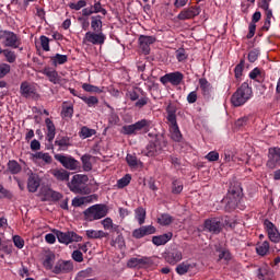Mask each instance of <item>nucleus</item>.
<instances>
[{"label": "nucleus", "instance_id": "obj_49", "mask_svg": "<svg viewBox=\"0 0 280 280\" xmlns=\"http://www.w3.org/2000/svg\"><path fill=\"white\" fill-rule=\"evenodd\" d=\"M70 10H82V8H86V2L84 0H79L77 3L70 2L69 4Z\"/></svg>", "mask_w": 280, "mask_h": 280}, {"label": "nucleus", "instance_id": "obj_36", "mask_svg": "<svg viewBox=\"0 0 280 280\" xmlns=\"http://www.w3.org/2000/svg\"><path fill=\"white\" fill-rule=\"evenodd\" d=\"M172 222H174V217L168 213H163L158 218V223L161 224V226H170Z\"/></svg>", "mask_w": 280, "mask_h": 280}, {"label": "nucleus", "instance_id": "obj_22", "mask_svg": "<svg viewBox=\"0 0 280 280\" xmlns=\"http://www.w3.org/2000/svg\"><path fill=\"white\" fill-rule=\"evenodd\" d=\"M199 89L201 90V94L206 100H211V83L205 78L199 79Z\"/></svg>", "mask_w": 280, "mask_h": 280}, {"label": "nucleus", "instance_id": "obj_21", "mask_svg": "<svg viewBox=\"0 0 280 280\" xmlns=\"http://www.w3.org/2000/svg\"><path fill=\"white\" fill-rule=\"evenodd\" d=\"M20 93L22 97H34L36 95V88H34L30 82L24 81L20 85Z\"/></svg>", "mask_w": 280, "mask_h": 280}, {"label": "nucleus", "instance_id": "obj_6", "mask_svg": "<svg viewBox=\"0 0 280 280\" xmlns=\"http://www.w3.org/2000/svg\"><path fill=\"white\" fill-rule=\"evenodd\" d=\"M242 186L240 185H234L231 186L228 192V197H226V205H225V209L226 211H234V209H237V206L240 205L241 200H242Z\"/></svg>", "mask_w": 280, "mask_h": 280}, {"label": "nucleus", "instance_id": "obj_58", "mask_svg": "<svg viewBox=\"0 0 280 280\" xmlns=\"http://www.w3.org/2000/svg\"><path fill=\"white\" fill-rule=\"evenodd\" d=\"M266 275H268V266H262V267L258 268V270H257V278L259 280H264Z\"/></svg>", "mask_w": 280, "mask_h": 280}, {"label": "nucleus", "instance_id": "obj_59", "mask_svg": "<svg viewBox=\"0 0 280 280\" xmlns=\"http://www.w3.org/2000/svg\"><path fill=\"white\" fill-rule=\"evenodd\" d=\"M142 231L145 235H154V233H156V228H154L153 225H144L142 226Z\"/></svg>", "mask_w": 280, "mask_h": 280}, {"label": "nucleus", "instance_id": "obj_34", "mask_svg": "<svg viewBox=\"0 0 280 280\" xmlns=\"http://www.w3.org/2000/svg\"><path fill=\"white\" fill-rule=\"evenodd\" d=\"M166 113H167V121L168 124H175L176 121V106L168 104L166 107Z\"/></svg>", "mask_w": 280, "mask_h": 280}, {"label": "nucleus", "instance_id": "obj_16", "mask_svg": "<svg viewBox=\"0 0 280 280\" xmlns=\"http://www.w3.org/2000/svg\"><path fill=\"white\" fill-rule=\"evenodd\" d=\"M153 43H156V38L153 36L141 35L139 37L140 49L144 56L150 54V45H153Z\"/></svg>", "mask_w": 280, "mask_h": 280}, {"label": "nucleus", "instance_id": "obj_56", "mask_svg": "<svg viewBox=\"0 0 280 280\" xmlns=\"http://www.w3.org/2000/svg\"><path fill=\"white\" fill-rule=\"evenodd\" d=\"M205 159H207V161H209L210 163H213L220 159V153H218L217 151H211L205 156Z\"/></svg>", "mask_w": 280, "mask_h": 280}, {"label": "nucleus", "instance_id": "obj_7", "mask_svg": "<svg viewBox=\"0 0 280 280\" xmlns=\"http://www.w3.org/2000/svg\"><path fill=\"white\" fill-rule=\"evenodd\" d=\"M151 121L148 119H142L140 121H137L136 124L132 125H126L121 128V135H138L139 132H149L150 131V126Z\"/></svg>", "mask_w": 280, "mask_h": 280}, {"label": "nucleus", "instance_id": "obj_9", "mask_svg": "<svg viewBox=\"0 0 280 280\" xmlns=\"http://www.w3.org/2000/svg\"><path fill=\"white\" fill-rule=\"evenodd\" d=\"M55 160L58 161L65 170H70L71 172L80 167V162L70 155L55 154Z\"/></svg>", "mask_w": 280, "mask_h": 280}, {"label": "nucleus", "instance_id": "obj_28", "mask_svg": "<svg viewBox=\"0 0 280 280\" xmlns=\"http://www.w3.org/2000/svg\"><path fill=\"white\" fill-rule=\"evenodd\" d=\"M46 128H47V139L49 143L56 139V125L49 118L45 119Z\"/></svg>", "mask_w": 280, "mask_h": 280}, {"label": "nucleus", "instance_id": "obj_32", "mask_svg": "<svg viewBox=\"0 0 280 280\" xmlns=\"http://www.w3.org/2000/svg\"><path fill=\"white\" fill-rule=\"evenodd\" d=\"M44 75H47L49 82H52V84H58V82H60V79L58 78V71L56 70L46 68L44 69Z\"/></svg>", "mask_w": 280, "mask_h": 280}, {"label": "nucleus", "instance_id": "obj_44", "mask_svg": "<svg viewBox=\"0 0 280 280\" xmlns=\"http://www.w3.org/2000/svg\"><path fill=\"white\" fill-rule=\"evenodd\" d=\"M130 180H132L130 174L125 175L117 182L118 189H124V187H128V185H130Z\"/></svg>", "mask_w": 280, "mask_h": 280}, {"label": "nucleus", "instance_id": "obj_13", "mask_svg": "<svg viewBox=\"0 0 280 280\" xmlns=\"http://www.w3.org/2000/svg\"><path fill=\"white\" fill-rule=\"evenodd\" d=\"M73 270V261L58 260L52 269L54 275H67Z\"/></svg>", "mask_w": 280, "mask_h": 280}, {"label": "nucleus", "instance_id": "obj_61", "mask_svg": "<svg viewBox=\"0 0 280 280\" xmlns=\"http://www.w3.org/2000/svg\"><path fill=\"white\" fill-rule=\"evenodd\" d=\"M259 58V50L254 49L249 51L248 54V61L249 62H256V60Z\"/></svg>", "mask_w": 280, "mask_h": 280}, {"label": "nucleus", "instance_id": "obj_54", "mask_svg": "<svg viewBox=\"0 0 280 280\" xmlns=\"http://www.w3.org/2000/svg\"><path fill=\"white\" fill-rule=\"evenodd\" d=\"M40 40V46L43 48L44 51H49V37L42 35L39 37Z\"/></svg>", "mask_w": 280, "mask_h": 280}, {"label": "nucleus", "instance_id": "obj_40", "mask_svg": "<svg viewBox=\"0 0 280 280\" xmlns=\"http://www.w3.org/2000/svg\"><path fill=\"white\" fill-rule=\"evenodd\" d=\"M2 54L5 58V61L9 62L10 65H13V62H16V52H14L13 50L4 49Z\"/></svg>", "mask_w": 280, "mask_h": 280}, {"label": "nucleus", "instance_id": "obj_8", "mask_svg": "<svg viewBox=\"0 0 280 280\" xmlns=\"http://www.w3.org/2000/svg\"><path fill=\"white\" fill-rule=\"evenodd\" d=\"M60 244H73V242H82V236L75 232H61L60 230L52 231Z\"/></svg>", "mask_w": 280, "mask_h": 280}, {"label": "nucleus", "instance_id": "obj_24", "mask_svg": "<svg viewBox=\"0 0 280 280\" xmlns=\"http://www.w3.org/2000/svg\"><path fill=\"white\" fill-rule=\"evenodd\" d=\"M221 222L218 219H207L205 221V229L209 231V233H220Z\"/></svg>", "mask_w": 280, "mask_h": 280}, {"label": "nucleus", "instance_id": "obj_46", "mask_svg": "<svg viewBox=\"0 0 280 280\" xmlns=\"http://www.w3.org/2000/svg\"><path fill=\"white\" fill-rule=\"evenodd\" d=\"M183 191V182L174 179L172 183V194H180Z\"/></svg>", "mask_w": 280, "mask_h": 280}, {"label": "nucleus", "instance_id": "obj_23", "mask_svg": "<svg viewBox=\"0 0 280 280\" xmlns=\"http://www.w3.org/2000/svg\"><path fill=\"white\" fill-rule=\"evenodd\" d=\"M40 187V178L36 174H31L27 179V189L31 194H36Z\"/></svg>", "mask_w": 280, "mask_h": 280}, {"label": "nucleus", "instance_id": "obj_52", "mask_svg": "<svg viewBox=\"0 0 280 280\" xmlns=\"http://www.w3.org/2000/svg\"><path fill=\"white\" fill-rule=\"evenodd\" d=\"M13 244L15 246V248H23V246H25V240H23V237L19 236V235H14L13 236Z\"/></svg>", "mask_w": 280, "mask_h": 280}, {"label": "nucleus", "instance_id": "obj_33", "mask_svg": "<svg viewBox=\"0 0 280 280\" xmlns=\"http://www.w3.org/2000/svg\"><path fill=\"white\" fill-rule=\"evenodd\" d=\"M269 250H270V243L268 241H265L260 245L256 246V253L257 255H260V257H265V255H268Z\"/></svg>", "mask_w": 280, "mask_h": 280}, {"label": "nucleus", "instance_id": "obj_35", "mask_svg": "<svg viewBox=\"0 0 280 280\" xmlns=\"http://www.w3.org/2000/svg\"><path fill=\"white\" fill-rule=\"evenodd\" d=\"M91 27L93 30V32H102V16L101 15H95L91 18Z\"/></svg>", "mask_w": 280, "mask_h": 280}, {"label": "nucleus", "instance_id": "obj_5", "mask_svg": "<svg viewBox=\"0 0 280 280\" xmlns=\"http://www.w3.org/2000/svg\"><path fill=\"white\" fill-rule=\"evenodd\" d=\"M167 148V141L163 136H155L154 140L150 141L145 147L143 154L145 156H159L163 153V149Z\"/></svg>", "mask_w": 280, "mask_h": 280}, {"label": "nucleus", "instance_id": "obj_12", "mask_svg": "<svg viewBox=\"0 0 280 280\" xmlns=\"http://www.w3.org/2000/svg\"><path fill=\"white\" fill-rule=\"evenodd\" d=\"M264 224L266 226V231H267L268 238L270 240V242H272L273 244H279L280 233H279V230L277 229V225H275V223H272L268 219L265 220Z\"/></svg>", "mask_w": 280, "mask_h": 280}, {"label": "nucleus", "instance_id": "obj_38", "mask_svg": "<svg viewBox=\"0 0 280 280\" xmlns=\"http://www.w3.org/2000/svg\"><path fill=\"white\" fill-rule=\"evenodd\" d=\"M50 60L54 67H58V65H65L69 60V57L67 55L56 54L54 57H50Z\"/></svg>", "mask_w": 280, "mask_h": 280}, {"label": "nucleus", "instance_id": "obj_31", "mask_svg": "<svg viewBox=\"0 0 280 280\" xmlns=\"http://www.w3.org/2000/svg\"><path fill=\"white\" fill-rule=\"evenodd\" d=\"M191 268H196V264H189V262H182L176 267V272L177 275H187L189 272V270H191Z\"/></svg>", "mask_w": 280, "mask_h": 280}, {"label": "nucleus", "instance_id": "obj_2", "mask_svg": "<svg viewBox=\"0 0 280 280\" xmlns=\"http://www.w3.org/2000/svg\"><path fill=\"white\" fill-rule=\"evenodd\" d=\"M84 220L88 222H95L108 215V206L104 203H96L83 211Z\"/></svg>", "mask_w": 280, "mask_h": 280}, {"label": "nucleus", "instance_id": "obj_4", "mask_svg": "<svg viewBox=\"0 0 280 280\" xmlns=\"http://www.w3.org/2000/svg\"><path fill=\"white\" fill-rule=\"evenodd\" d=\"M0 43L3 47H11V49H20V51H23V47H21V36L12 31H0Z\"/></svg>", "mask_w": 280, "mask_h": 280}, {"label": "nucleus", "instance_id": "obj_64", "mask_svg": "<svg viewBox=\"0 0 280 280\" xmlns=\"http://www.w3.org/2000/svg\"><path fill=\"white\" fill-rule=\"evenodd\" d=\"M148 105V97L138 98L135 103L136 108H143V106Z\"/></svg>", "mask_w": 280, "mask_h": 280}, {"label": "nucleus", "instance_id": "obj_63", "mask_svg": "<svg viewBox=\"0 0 280 280\" xmlns=\"http://www.w3.org/2000/svg\"><path fill=\"white\" fill-rule=\"evenodd\" d=\"M246 124H248V117H242V118H238L236 121H235V126L236 128H244V126H246Z\"/></svg>", "mask_w": 280, "mask_h": 280}, {"label": "nucleus", "instance_id": "obj_20", "mask_svg": "<svg viewBox=\"0 0 280 280\" xmlns=\"http://www.w3.org/2000/svg\"><path fill=\"white\" fill-rule=\"evenodd\" d=\"M50 174L60 183H69V176H71V173L65 168H52L50 170Z\"/></svg>", "mask_w": 280, "mask_h": 280}, {"label": "nucleus", "instance_id": "obj_41", "mask_svg": "<svg viewBox=\"0 0 280 280\" xmlns=\"http://www.w3.org/2000/svg\"><path fill=\"white\" fill-rule=\"evenodd\" d=\"M54 261H56V255L55 254H47L44 260V267L47 268V270H51L54 268Z\"/></svg>", "mask_w": 280, "mask_h": 280}, {"label": "nucleus", "instance_id": "obj_15", "mask_svg": "<svg viewBox=\"0 0 280 280\" xmlns=\"http://www.w3.org/2000/svg\"><path fill=\"white\" fill-rule=\"evenodd\" d=\"M198 14H200V7L194 5L182 10L177 15V19L178 21H187L189 19H195V16H198Z\"/></svg>", "mask_w": 280, "mask_h": 280}, {"label": "nucleus", "instance_id": "obj_18", "mask_svg": "<svg viewBox=\"0 0 280 280\" xmlns=\"http://www.w3.org/2000/svg\"><path fill=\"white\" fill-rule=\"evenodd\" d=\"M100 12L102 13L103 16H106L107 14L106 9L102 8L101 2H95L94 5L82 10L83 16H91V14H97Z\"/></svg>", "mask_w": 280, "mask_h": 280}, {"label": "nucleus", "instance_id": "obj_57", "mask_svg": "<svg viewBox=\"0 0 280 280\" xmlns=\"http://www.w3.org/2000/svg\"><path fill=\"white\" fill-rule=\"evenodd\" d=\"M235 79L240 80L242 73H244V61H241L234 69Z\"/></svg>", "mask_w": 280, "mask_h": 280}, {"label": "nucleus", "instance_id": "obj_43", "mask_svg": "<svg viewBox=\"0 0 280 280\" xmlns=\"http://www.w3.org/2000/svg\"><path fill=\"white\" fill-rule=\"evenodd\" d=\"M81 100L91 108L93 106H97V104H100V100L97 98V96H81Z\"/></svg>", "mask_w": 280, "mask_h": 280}, {"label": "nucleus", "instance_id": "obj_53", "mask_svg": "<svg viewBox=\"0 0 280 280\" xmlns=\"http://www.w3.org/2000/svg\"><path fill=\"white\" fill-rule=\"evenodd\" d=\"M175 54L178 62H183L184 60H187V51H185L184 48L177 49Z\"/></svg>", "mask_w": 280, "mask_h": 280}, {"label": "nucleus", "instance_id": "obj_55", "mask_svg": "<svg viewBox=\"0 0 280 280\" xmlns=\"http://www.w3.org/2000/svg\"><path fill=\"white\" fill-rule=\"evenodd\" d=\"M10 69H11V67L8 63L0 65V80L2 78H5V75H8V73H10Z\"/></svg>", "mask_w": 280, "mask_h": 280}, {"label": "nucleus", "instance_id": "obj_50", "mask_svg": "<svg viewBox=\"0 0 280 280\" xmlns=\"http://www.w3.org/2000/svg\"><path fill=\"white\" fill-rule=\"evenodd\" d=\"M126 161L129 167H137L139 165V161L137 160V155L127 154Z\"/></svg>", "mask_w": 280, "mask_h": 280}, {"label": "nucleus", "instance_id": "obj_26", "mask_svg": "<svg viewBox=\"0 0 280 280\" xmlns=\"http://www.w3.org/2000/svg\"><path fill=\"white\" fill-rule=\"evenodd\" d=\"M55 145H58L59 150L67 151L71 145V138L67 136L57 137Z\"/></svg>", "mask_w": 280, "mask_h": 280}, {"label": "nucleus", "instance_id": "obj_29", "mask_svg": "<svg viewBox=\"0 0 280 280\" xmlns=\"http://www.w3.org/2000/svg\"><path fill=\"white\" fill-rule=\"evenodd\" d=\"M23 167L21 166V164H19L16 162V160H10L7 163V172H9L10 174L16 175V174H21Z\"/></svg>", "mask_w": 280, "mask_h": 280}, {"label": "nucleus", "instance_id": "obj_17", "mask_svg": "<svg viewBox=\"0 0 280 280\" xmlns=\"http://www.w3.org/2000/svg\"><path fill=\"white\" fill-rule=\"evenodd\" d=\"M153 264L152 258L148 257L130 258L127 262V268H141L143 266H152Z\"/></svg>", "mask_w": 280, "mask_h": 280}, {"label": "nucleus", "instance_id": "obj_27", "mask_svg": "<svg viewBox=\"0 0 280 280\" xmlns=\"http://www.w3.org/2000/svg\"><path fill=\"white\" fill-rule=\"evenodd\" d=\"M170 132L173 141H180L183 139V133H180V129L178 128V122H170Z\"/></svg>", "mask_w": 280, "mask_h": 280}, {"label": "nucleus", "instance_id": "obj_3", "mask_svg": "<svg viewBox=\"0 0 280 280\" xmlns=\"http://www.w3.org/2000/svg\"><path fill=\"white\" fill-rule=\"evenodd\" d=\"M253 95V89L248 85V83H243L236 92L232 95L231 102L233 106H244L250 96Z\"/></svg>", "mask_w": 280, "mask_h": 280}, {"label": "nucleus", "instance_id": "obj_1", "mask_svg": "<svg viewBox=\"0 0 280 280\" xmlns=\"http://www.w3.org/2000/svg\"><path fill=\"white\" fill-rule=\"evenodd\" d=\"M89 176L77 174L73 175L72 179L68 182V189L72 191V194H81L82 196H88L91 194V188H89Z\"/></svg>", "mask_w": 280, "mask_h": 280}, {"label": "nucleus", "instance_id": "obj_39", "mask_svg": "<svg viewBox=\"0 0 280 280\" xmlns=\"http://www.w3.org/2000/svg\"><path fill=\"white\" fill-rule=\"evenodd\" d=\"M61 117L71 119V117H73V105H67V103H63Z\"/></svg>", "mask_w": 280, "mask_h": 280}, {"label": "nucleus", "instance_id": "obj_42", "mask_svg": "<svg viewBox=\"0 0 280 280\" xmlns=\"http://www.w3.org/2000/svg\"><path fill=\"white\" fill-rule=\"evenodd\" d=\"M33 159L45 161L47 164H50L52 161L51 155H49V153L44 152L34 153Z\"/></svg>", "mask_w": 280, "mask_h": 280}, {"label": "nucleus", "instance_id": "obj_10", "mask_svg": "<svg viewBox=\"0 0 280 280\" xmlns=\"http://www.w3.org/2000/svg\"><path fill=\"white\" fill-rule=\"evenodd\" d=\"M91 43L92 45H104L106 43V35L102 32H86L83 37V44Z\"/></svg>", "mask_w": 280, "mask_h": 280}, {"label": "nucleus", "instance_id": "obj_45", "mask_svg": "<svg viewBox=\"0 0 280 280\" xmlns=\"http://www.w3.org/2000/svg\"><path fill=\"white\" fill-rule=\"evenodd\" d=\"M136 218L140 225L145 224V209H143V207H139L136 210Z\"/></svg>", "mask_w": 280, "mask_h": 280}, {"label": "nucleus", "instance_id": "obj_48", "mask_svg": "<svg viewBox=\"0 0 280 280\" xmlns=\"http://www.w3.org/2000/svg\"><path fill=\"white\" fill-rule=\"evenodd\" d=\"M82 89L83 91H86V93H102L98 86L91 85L89 83H83Z\"/></svg>", "mask_w": 280, "mask_h": 280}, {"label": "nucleus", "instance_id": "obj_47", "mask_svg": "<svg viewBox=\"0 0 280 280\" xmlns=\"http://www.w3.org/2000/svg\"><path fill=\"white\" fill-rule=\"evenodd\" d=\"M80 135L81 137H83V139H89V137H93V135H96V131L89 127H82Z\"/></svg>", "mask_w": 280, "mask_h": 280}, {"label": "nucleus", "instance_id": "obj_37", "mask_svg": "<svg viewBox=\"0 0 280 280\" xmlns=\"http://www.w3.org/2000/svg\"><path fill=\"white\" fill-rule=\"evenodd\" d=\"M91 159H93L91 154L82 155L81 163L83 165L84 172H91V170H93V164L91 163Z\"/></svg>", "mask_w": 280, "mask_h": 280}, {"label": "nucleus", "instance_id": "obj_60", "mask_svg": "<svg viewBox=\"0 0 280 280\" xmlns=\"http://www.w3.org/2000/svg\"><path fill=\"white\" fill-rule=\"evenodd\" d=\"M188 104H196L198 102V92L192 91L187 95Z\"/></svg>", "mask_w": 280, "mask_h": 280}, {"label": "nucleus", "instance_id": "obj_62", "mask_svg": "<svg viewBox=\"0 0 280 280\" xmlns=\"http://www.w3.org/2000/svg\"><path fill=\"white\" fill-rule=\"evenodd\" d=\"M132 237L136 240H141V237H145V234L143 232V228H139L132 232Z\"/></svg>", "mask_w": 280, "mask_h": 280}, {"label": "nucleus", "instance_id": "obj_25", "mask_svg": "<svg viewBox=\"0 0 280 280\" xmlns=\"http://www.w3.org/2000/svg\"><path fill=\"white\" fill-rule=\"evenodd\" d=\"M173 236L174 234L172 232H168L162 235L153 236L152 242L154 246H165V244L170 242V240H172Z\"/></svg>", "mask_w": 280, "mask_h": 280}, {"label": "nucleus", "instance_id": "obj_14", "mask_svg": "<svg viewBox=\"0 0 280 280\" xmlns=\"http://www.w3.org/2000/svg\"><path fill=\"white\" fill-rule=\"evenodd\" d=\"M267 167L275 170L277 165H280V148H270L268 153Z\"/></svg>", "mask_w": 280, "mask_h": 280}, {"label": "nucleus", "instance_id": "obj_30", "mask_svg": "<svg viewBox=\"0 0 280 280\" xmlns=\"http://www.w3.org/2000/svg\"><path fill=\"white\" fill-rule=\"evenodd\" d=\"M86 236L89 240H102L103 237H107L108 233L102 230H86Z\"/></svg>", "mask_w": 280, "mask_h": 280}, {"label": "nucleus", "instance_id": "obj_51", "mask_svg": "<svg viewBox=\"0 0 280 280\" xmlns=\"http://www.w3.org/2000/svg\"><path fill=\"white\" fill-rule=\"evenodd\" d=\"M72 259L78 264H82V261H84V255L80 249H75L72 252Z\"/></svg>", "mask_w": 280, "mask_h": 280}, {"label": "nucleus", "instance_id": "obj_19", "mask_svg": "<svg viewBox=\"0 0 280 280\" xmlns=\"http://www.w3.org/2000/svg\"><path fill=\"white\" fill-rule=\"evenodd\" d=\"M164 258L167 264L175 266V264H178V261H182L183 252H180L178 249H172L165 254Z\"/></svg>", "mask_w": 280, "mask_h": 280}, {"label": "nucleus", "instance_id": "obj_11", "mask_svg": "<svg viewBox=\"0 0 280 280\" xmlns=\"http://www.w3.org/2000/svg\"><path fill=\"white\" fill-rule=\"evenodd\" d=\"M185 75L182 72H171V73H166L165 75L160 78V82H162L163 84H172L173 86H178V84H180V82H183Z\"/></svg>", "mask_w": 280, "mask_h": 280}]
</instances>
